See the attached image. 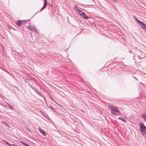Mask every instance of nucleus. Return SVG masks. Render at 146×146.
I'll return each instance as SVG.
<instances>
[{"instance_id":"obj_1","label":"nucleus","mask_w":146,"mask_h":146,"mask_svg":"<svg viewBox=\"0 0 146 146\" xmlns=\"http://www.w3.org/2000/svg\"><path fill=\"white\" fill-rule=\"evenodd\" d=\"M140 126L141 133L144 136L146 135V127L142 123H140Z\"/></svg>"},{"instance_id":"obj_2","label":"nucleus","mask_w":146,"mask_h":146,"mask_svg":"<svg viewBox=\"0 0 146 146\" xmlns=\"http://www.w3.org/2000/svg\"><path fill=\"white\" fill-rule=\"evenodd\" d=\"M109 108L111 110H113L117 113H118L119 111V110L116 107L113 106H109Z\"/></svg>"},{"instance_id":"obj_3","label":"nucleus","mask_w":146,"mask_h":146,"mask_svg":"<svg viewBox=\"0 0 146 146\" xmlns=\"http://www.w3.org/2000/svg\"><path fill=\"white\" fill-rule=\"evenodd\" d=\"M27 29L31 31H34L36 33H37V30L35 26H28Z\"/></svg>"},{"instance_id":"obj_4","label":"nucleus","mask_w":146,"mask_h":146,"mask_svg":"<svg viewBox=\"0 0 146 146\" xmlns=\"http://www.w3.org/2000/svg\"><path fill=\"white\" fill-rule=\"evenodd\" d=\"M80 15L83 18H84L86 19H88L89 18V17L87 16H86L84 13L82 12L81 11V12H80L79 13Z\"/></svg>"},{"instance_id":"obj_5","label":"nucleus","mask_w":146,"mask_h":146,"mask_svg":"<svg viewBox=\"0 0 146 146\" xmlns=\"http://www.w3.org/2000/svg\"><path fill=\"white\" fill-rule=\"evenodd\" d=\"M39 132L42 133L44 136H46V132L43 131L42 129H41L40 127L38 128Z\"/></svg>"},{"instance_id":"obj_6","label":"nucleus","mask_w":146,"mask_h":146,"mask_svg":"<svg viewBox=\"0 0 146 146\" xmlns=\"http://www.w3.org/2000/svg\"><path fill=\"white\" fill-rule=\"evenodd\" d=\"M141 27L146 31V25L145 23H142V25H140Z\"/></svg>"},{"instance_id":"obj_7","label":"nucleus","mask_w":146,"mask_h":146,"mask_svg":"<svg viewBox=\"0 0 146 146\" xmlns=\"http://www.w3.org/2000/svg\"><path fill=\"white\" fill-rule=\"evenodd\" d=\"M22 21H21L20 20H18L16 23L17 25L19 27L21 26L22 25Z\"/></svg>"},{"instance_id":"obj_8","label":"nucleus","mask_w":146,"mask_h":146,"mask_svg":"<svg viewBox=\"0 0 146 146\" xmlns=\"http://www.w3.org/2000/svg\"><path fill=\"white\" fill-rule=\"evenodd\" d=\"M47 4V2L46 0H44V4L43 7H42V9L41 10V11L42 10L44 9L46 6Z\"/></svg>"},{"instance_id":"obj_9","label":"nucleus","mask_w":146,"mask_h":146,"mask_svg":"<svg viewBox=\"0 0 146 146\" xmlns=\"http://www.w3.org/2000/svg\"><path fill=\"white\" fill-rule=\"evenodd\" d=\"M74 9L76 10L79 13H80V12H81V11L80 10H79L78 8L76 6H74Z\"/></svg>"},{"instance_id":"obj_10","label":"nucleus","mask_w":146,"mask_h":146,"mask_svg":"<svg viewBox=\"0 0 146 146\" xmlns=\"http://www.w3.org/2000/svg\"><path fill=\"white\" fill-rule=\"evenodd\" d=\"M119 119L121 120L123 122H126L125 119L122 117H120L119 118Z\"/></svg>"},{"instance_id":"obj_11","label":"nucleus","mask_w":146,"mask_h":146,"mask_svg":"<svg viewBox=\"0 0 146 146\" xmlns=\"http://www.w3.org/2000/svg\"><path fill=\"white\" fill-rule=\"evenodd\" d=\"M135 20H136V21H137L139 24L140 25L141 24V25H142V23H143V22H141V21H139V20L138 19H137V18H135Z\"/></svg>"},{"instance_id":"obj_12","label":"nucleus","mask_w":146,"mask_h":146,"mask_svg":"<svg viewBox=\"0 0 146 146\" xmlns=\"http://www.w3.org/2000/svg\"><path fill=\"white\" fill-rule=\"evenodd\" d=\"M20 142L23 145H25V146H30V145H28L27 144L22 141H21Z\"/></svg>"},{"instance_id":"obj_13","label":"nucleus","mask_w":146,"mask_h":146,"mask_svg":"<svg viewBox=\"0 0 146 146\" xmlns=\"http://www.w3.org/2000/svg\"><path fill=\"white\" fill-rule=\"evenodd\" d=\"M142 117L144 119V120L146 121V114H144L142 115Z\"/></svg>"},{"instance_id":"obj_14","label":"nucleus","mask_w":146,"mask_h":146,"mask_svg":"<svg viewBox=\"0 0 146 146\" xmlns=\"http://www.w3.org/2000/svg\"><path fill=\"white\" fill-rule=\"evenodd\" d=\"M7 105L11 109V110H13V108L12 107V106L9 104H8L7 103Z\"/></svg>"},{"instance_id":"obj_15","label":"nucleus","mask_w":146,"mask_h":146,"mask_svg":"<svg viewBox=\"0 0 146 146\" xmlns=\"http://www.w3.org/2000/svg\"><path fill=\"white\" fill-rule=\"evenodd\" d=\"M2 123H3L5 124L8 127H9V126L7 124V123L6 122H2Z\"/></svg>"},{"instance_id":"obj_16","label":"nucleus","mask_w":146,"mask_h":146,"mask_svg":"<svg viewBox=\"0 0 146 146\" xmlns=\"http://www.w3.org/2000/svg\"><path fill=\"white\" fill-rule=\"evenodd\" d=\"M21 21H22V23H26L27 21V20H22Z\"/></svg>"},{"instance_id":"obj_17","label":"nucleus","mask_w":146,"mask_h":146,"mask_svg":"<svg viewBox=\"0 0 146 146\" xmlns=\"http://www.w3.org/2000/svg\"><path fill=\"white\" fill-rule=\"evenodd\" d=\"M56 104L58 105V106H59L60 108H62V106L60 104H58V103L56 102Z\"/></svg>"},{"instance_id":"obj_18","label":"nucleus","mask_w":146,"mask_h":146,"mask_svg":"<svg viewBox=\"0 0 146 146\" xmlns=\"http://www.w3.org/2000/svg\"><path fill=\"white\" fill-rule=\"evenodd\" d=\"M35 91L36 92V93H37L38 94H39V93H40L39 92L38 90H35Z\"/></svg>"},{"instance_id":"obj_19","label":"nucleus","mask_w":146,"mask_h":146,"mask_svg":"<svg viewBox=\"0 0 146 146\" xmlns=\"http://www.w3.org/2000/svg\"><path fill=\"white\" fill-rule=\"evenodd\" d=\"M27 130H28V132H31V130H30L29 129H27Z\"/></svg>"},{"instance_id":"obj_20","label":"nucleus","mask_w":146,"mask_h":146,"mask_svg":"<svg viewBox=\"0 0 146 146\" xmlns=\"http://www.w3.org/2000/svg\"><path fill=\"white\" fill-rule=\"evenodd\" d=\"M5 142L8 145H9V144L8 142H7L6 141H5Z\"/></svg>"},{"instance_id":"obj_21","label":"nucleus","mask_w":146,"mask_h":146,"mask_svg":"<svg viewBox=\"0 0 146 146\" xmlns=\"http://www.w3.org/2000/svg\"><path fill=\"white\" fill-rule=\"evenodd\" d=\"M17 145L15 144H12V146H16Z\"/></svg>"},{"instance_id":"obj_22","label":"nucleus","mask_w":146,"mask_h":146,"mask_svg":"<svg viewBox=\"0 0 146 146\" xmlns=\"http://www.w3.org/2000/svg\"><path fill=\"white\" fill-rule=\"evenodd\" d=\"M17 145L15 144H12V146H16Z\"/></svg>"},{"instance_id":"obj_23","label":"nucleus","mask_w":146,"mask_h":146,"mask_svg":"<svg viewBox=\"0 0 146 146\" xmlns=\"http://www.w3.org/2000/svg\"><path fill=\"white\" fill-rule=\"evenodd\" d=\"M9 146H12V144L11 145V144H9Z\"/></svg>"},{"instance_id":"obj_24","label":"nucleus","mask_w":146,"mask_h":146,"mask_svg":"<svg viewBox=\"0 0 146 146\" xmlns=\"http://www.w3.org/2000/svg\"><path fill=\"white\" fill-rule=\"evenodd\" d=\"M114 1L115 2H117V1L116 0H114Z\"/></svg>"}]
</instances>
